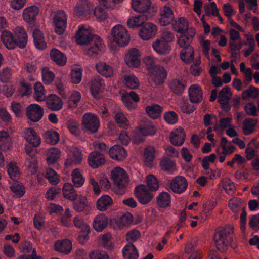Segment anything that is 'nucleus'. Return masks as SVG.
<instances>
[{
    "label": "nucleus",
    "instance_id": "8fccbe9b",
    "mask_svg": "<svg viewBox=\"0 0 259 259\" xmlns=\"http://www.w3.org/2000/svg\"><path fill=\"white\" fill-rule=\"evenodd\" d=\"M170 202L171 197L167 192H162L157 197V205L161 208L169 206Z\"/></svg>",
    "mask_w": 259,
    "mask_h": 259
},
{
    "label": "nucleus",
    "instance_id": "f257e3e1",
    "mask_svg": "<svg viewBox=\"0 0 259 259\" xmlns=\"http://www.w3.org/2000/svg\"><path fill=\"white\" fill-rule=\"evenodd\" d=\"M234 237V227L232 225L218 228L214 235V241L217 249L222 253L226 252L231 245Z\"/></svg>",
    "mask_w": 259,
    "mask_h": 259
},
{
    "label": "nucleus",
    "instance_id": "f704fd0d",
    "mask_svg": "<svg viewBox=\"0 0 259 259\" xmlns=\"http://www.w3.org/2000/svg\"><path fill=\"white\" fill-rule=\"evenodd\" d=\"M12 143V139L9 133L5 131H0V149L5 151L9 150Z\"/></svg>",
    "mask_w": 259,
    "mask_h": 259
},
{
    "label": "nucleus",
    "instance_id": "a19ab883",
    "mask_svg": "<svg viewBox=\"0 0 259 259\" xmlns=\"http://www.w3.org/2000/svg\"><path fill=\"white\" fill-rule=\"evenodd\" d=\"M72 155L65 160L66 165H76L79 164L82 159L81 152L77 148H74L71 151Z\"/></svg>",
    "mask_w": 259,
    "mask_h": 259
},
{
    "label": "nucleus",
    "instance_id": "4d7b16f0",
    "mask_svg": "<svg viewBox=\"0 0 259 259\" xmlns=\"http://www.w3.org/2000/svg\"><path fill=\"white\" fill-rule=\"evenodd\" d=\"M229 206L234 213H238L245 207L243 205V201L239 198H233L229 202Z\"/></svg>",
    "mask_w": 259,
    "mask_h": 259
},
{
    "label": "nucleus",
    "instance_id": "e433bc0d",
    "mask_svg": "<svg viewBox=\"0 0 259 259\" xmlns=\"http://www.w3.org/2000/svg\"><path fill=\"white\" fill-rule=\"evenodd\" d=\"M105 84L104 80L100 77L92 79L90 81V91L91 94L94 96H98L102 89L104 88Z\"/></svg>",
    "mask_w": 259,
    "mask_h": 259
},
{
    "label": "nucleus",
    "instance_id": "6e6552de",
    "mask_svg": "<svg viewBox=\"0 0 259 259\" xmlns=\"http://www.w3.org/2000/svg\"><path fill=\"white\" fill-rule=\"evenodd\" d=\"M44 109L37 104H31L26 108V115L32 122L39 121L44 115Z\"/></svg>",
    "mask_w": 259,
    "mask_h": 259
},
{
    "label": "nucleus",
    "instance_id": "72a5a7b5",
    "mask_svg": "<svg viewBox=\"0 0 259 259\" xmlns=\"http://www.w3.org/2000/svg\"><path fill=\"white\" fill-rule=\"evenodd\" d=\"M112 198L108 195H104L96 202L97 209L100 211H105L113 204Z\"/></svg>",
    "mask_w": 259,
    "mask_h": 259
},
{
    "label": "nucleus",
    "instance_id": "bf43d9fd",
    "mask_svg": "<svg viewBox=\"0 0 259 259\" xmlns=\"http://www.w3.org/2000/svg\"><path fill=\"white\" fill-rule=\"evenodd\" d=\"M114 119L119 126L124 129L127 128L130 125V121L123 112H118L114 116Z\"/></svg>",
    "mask_w": 259,
    "mask_h": 259
},
{
    "label": "nucleus",
    "instance_id": "c9c22d12",
    "mask_svg": "<svg viewBox=\"0 0 259 259\" xmlns=\"http://www.w3.org/2000/svg\"><path fill=\"white\" fill-rule=\"evenodd\" d=\"M108 223V217L104 214L97 215L93 222V228L98 232L102 231L107 226Z\"/></svg>",
    "mask_w": 259,
    "mask_h": 259
},
{
    "label": "nucleus",
    "instance_id": "e2e57ef3",
    "mask_svg": "<svg viewBox=\"0 0 259 259\" xmlns=\"http://www.w3.org/2000/svg\"><path fill=\"white\" fill-rule=\"evenodd\" d=\"M42 79L45 84H49L53 82L55 75L53 72L49 70V68L45 67L41 70Z\"/></svg>",
    "mask_w": 259,
    "mask_h": 259
},
{
    "label": "nucleus",
    "instance_id": "6e6d98bb",
    "mask_svg": "<svg viewBox=\"0 0 259 259\" xmlns=\"http://www.w3.org/2000/svg\"><path fill=\"white\" fill-rule=\"evenodd\" d=\"M60 151L58 148H52L48 150L47 161L49 164L55 163L59 158Z\"/></svg>",
    "mask_w": 259,
    "mask_h": 259
},
{
    "label": "nucleus",
    "instance_id": "864d4df0",
    "mask_svg": "<svg viewBox=\"0 0 259 259\" xmlns=\"http://www.w3.org/2000/svg\"><path fill=\"white\" fill-rule=\"evenodd\" d=\"M45 177L52 185H57L60 181L59 175L51 168L46 169Z\"/></svg>",
    "mask_w": 259,
    "mask_h": 259
},
{
    "label": "nucleus",
    "instance_id": "aec40b11",
    "mask_svg": "<svg viewBox=\"0 0 259 259\" xmlns=\"http://www.w3.org/2000/svg\"><path fill=\"white\" fill-rule=\"evenodd\" d=\"M46 106L51 111H59L62 108L63 102L61 98L55 94H51L46 99Z\"/></svg>",
    "mask_w": 259,
    "mask_h": 259
},
{
    "label": "nucleus",
    "instance_id": "a18cd8bd",
    "mask_svg": "<svg viewBox=\"0 0 259 259\" xmlns=\"http://www.w3.org/2000/svg\"><path fill=\"white\" fill-rule=\"evenodd\" d=\"M194 49L191 47L183 48L180 53L181 59L186 64H189L194 60Z\"/></svg>",
    "mask_w": 259,
    "mask_h": 259
},
{
    "label": "nucleus",
    "instance_id": "b1692460",
    "mask_svg": "<svg viewBox=\"0 0 259 259\" xmlns=\"http://www.w3.org/2000/svg\"><path fill=\"white\" fill-rule=\"evenodd\" d=\"M109 155L112 159L122 161L127 156V152L125 149L119 145H115L110 148Z\"/></svg>",
    "mask_w": 259,
    "mask_h": 259
},
{
    "label": "nucleus",
    "instance_id": "4be33fe9",
    "mask_svg": "<svg viewBox=\"0 0 259 259\" xmlns=\"http://www.w3.org/2000/svg\"><path fill=\"white\" fill-rule=\"evenodd\" d=\"M151 4V0H132L131 6L136 12L144 14L149 12Z\"/></svg>",
    "mask_w": 259,
    "mask_h": 259
},
{
    "label": "nucleus",
    "instance_id": "423d86ee",
    "mask_svg": "<svg viewBox=\"0 0 259 259\" xmlns=\"http://www.w3.org/2000/svg\"><path fill=\"white\" fill-rule=\"evenodd\" d=\"M135 196L138 201L142 204L149 203L153 199V195L145 185L140 184L137 186L135 189Z\"/></svg>",
    "mask_w": 259,
    "mask_h": 259
},
{
    "label": "nucleus",
    "instance_id": "58836bf2",
    "mask_svg": "<svg viewBox=\"0 0 259 259\" xmlns=\"http://www.w3.org/2000/svg\"><path fill=\"white\" fill-rule=\"evenodd\" d=\"M1 38L6 47L9 49H14L18 46L16 38H14L13 34L9 31H3L1 35Z\"/></svg>",
    "mask_w": 259,
    "mask_h": 259
},
{
    "label": "nucleus",
    "instance_id": "69168bd1",
    "mask_svg": "<svg viewBox=\"0 0 259 259\" xmlns=\"http://www.w3.org/2000/svg\"><path fill=\"white\" fill-rule=\"evenodd\" d=\"M73 201V208L78 212L83 211L87 205V199L84 197L80 196Z\"/></svg>",
    "mask_w": 259,
    "mask_h": 259
},
{
    "label": "nucleus",
    "instance_id": "bb28decb",
    "mask_svg": "<svg viewBox=\"0 0 259 259\" xmlns=\"http://www.w3.org/2000/svg\"><path fill=\"white\" fill-rule=\"evenodd\" d=\"M132 100L134 102L137 103L140 100V98L138 95L134 91L130 92H125L121 96V100L124 105L129 109H134L136 108V105L130 101Z\"/></svg>",
    "mask_w": 259,
    "mask_h": 259
},
{
    "label": "nucleus",
    "instance_id": "37998d69",
    "mask_svg": "<svg viewBox=\"0 0 259 259\" xmlns=\"http://www.w3.org/2000/svg\"><path fill=\"white\" fill-rule=\"evenodd\" d=\"M35 46L38 49L43 50L47 47L42 33L38 29H35L33 32Z\"/></svg>",
    "mask_w": 259,
    "mask_h": 259
},
{
    "label": "nucleus",
    "instance_id": "f8f14e48",
    "mask_svg": "<svg viewBox=\"0 0 259 259\" xmlns=\"http://www.w3.org/2000/svg\"><path fill=\"white\" fill-rule=\"evenodd\" d=\"M174 18L173 11L169 6L164 5L160 8L159 22L161 26H167L174 21Z\"/></svg>",
    "mask_w": 259,
    "mask_h": 259
},
{
    "label": "nucleus",
    "instance_id": "052dcab7",
    "mask_svg": "<svg viewBox=\"0 0 259 259\" xmlns=\"http://www.w3.org/2000/svg\"><path fill=\"white\" fill-rule=\"evenodd\" d=\"M66 126L69 132L73 135L78 136L80 134L79 123L74 119H69L66 122Z\"/></svg>",
    "mask_w": 259,
    "mask_h": 259
},
{
    "label": "nucleus",
    "instance_id": "20e7f679",
    "mask_svg": "<svg viewBox=\"0 0 259 259\" xmlns=\"http://www.w3.org/2000/svg\"><path fill=\"white\" fill-rule=\"evenodd\" d=\"M81 123L84 129L92 134L97 132L100 124L98 116L92 113H85L83 115Z\"/></svg>",
    "mask_w": 259,
    "mask_h": 259
},
{
    "label": "nucleus",
    "instance_id": "4c0bfd02",
    "mask_svg": "<svg viewBox=\"0 0 259 259\" xmlns=\"http://www.w3.org/2000/svg\"><path fill=\"white\" fill-rule=\"evenodd\" d=\"M50 57L51 59L60 66L65 65L67 61L66 57L64 53L56 48L51 50Z\"/></svg>",
    "mask_w": 259,
    "mask_h": 259
},
{
    "label": "nucleus",
    "instance_id": "f03ea898",
    "mask_svg": "<svg viewBox=\"0 0 259 259\" xmlns=\"http://www.w3.org/2000/svg\"><path fill=\"white\" fill-rule=\"evenodd\" d=\"M111 177L116 186L114 192L120 195L124 194L129 181L126 171L123 168L117 167L112 171Z\"/></svg>",
    "mask_w": 259,
    "mask_h": 259
},
{
    "label": "nucleus",
    "instance_id": "473e14b6",
    "mask_svg": "<svg viewBox=\"0 0 259 259\" xmlns=\"http://www.w3.org/2000/svg\"><path fill=\"white\" fill-rule=\"evenodd\" d=\"M159 167L161 170L172 174L177 170L176 163L168 157H163L159 162Z\"/></svg>",
    "mask_w": 259,
    "mask_h": 259
},
{
    "label": "nucleus",
    "instance_id": "7c9ffc66",
    "mask_svg": "<svg viewBox=\"0 0 259 259\" xmlns=\"http://www.w3.org/2000/svg\"><path fill=\"white\" fill-rule=\"evenodd\" d=\"M54 248L55 251L67 254L71 250V242L68 239L57 240L54 244Z\"/></svg>",
    "mask_w": 259,
    "mask_h": 259
},
{
    "label": "nucleus",
    "instance_id": "9d476101",
    "mask_svg": "<svg viewBox=\"0 0 259 259\" xmlns=\"http://www.w3.org/2000/svg\"><path fill=\"white\" fill-rule=\"evenodd\" d=\"M140 56L138 49L135 48L130 49L124 57L126 64L131 68L138 67L141 62Z\"/></svg>",
    "mask_w": 259,
    "mask_h": 259
},
{
    "label": "nucleus",
    "instance_id": "c756f323",
    "mask_svg": "<svg viewBox=\"0 0 259 259\" xmlns=\"http://www.w3.org/2000/svg\"><path fill=\"white\" fill-rule=\"evenodd\" d=\"M97 72L106 78H111L114 75L113 67L104 62H100L96 65Z\"/></svg>",
    "mask_w": 259,
    "mask_h": 259
},
{
    "label": "nucleus",
    "instance_id": "2f4dec72",
    "mask_svg": "<svg viewBox=\"0 0 259 259\" xmlns=\"http://www.w3.org/2000/svg\"><path fill=\"white\" fill-rule=\"evenodd\" d=\"M139 131L143 136L153 135L156 132V127L150 121L142 120L139 125Z\"/></svg>",
    "mask_w": 259,
    "mask_h": 259
},
{
    "label": "nucleus",
    "instance_id": "603ef678",
    "mask_svg": "<svg viewBox=\"0 0 259 259\" xmlns=\"http://www.w3.org/2000/svg\"><path fill=\"white\" fill-rule=\"evenodd\" d=\"M155 149L153 146H148L144 150L145 162L147 165L150 166L152 164L155 158Z\"/></svg>",
    "mask_w": 259,
    "mask_h": 259
},
{
    "label": "nucleus",
    "instance_id": "1a4fd4ad",
    "mask_svg": "<svg viewBox=\"0 0 259 259\" xmlns=\"http://www.w3.org/2000/svg\"><path fill=\"white\" fill-rule=\"evenodd\" d=\"M93 9L92 5L87 0H81L74 8L73 15L79 18H84L89 16Z\"/></svg>",
    "mask_w": 259,
    "mask_h": 259
},
{
    "label": "nucleus",
    "instance_id": "f3484780",
    "mask_svg": "<svg viewBox=\"0 0 259 259\" xmlns=\"http://www.w3.org/2000/svg\"><path fill=\"white\" fill-rule=\"evenodd\" d=\"M88 45L90 47L86 49V53L91 56L98 55L104 48V45L99 36H95Z\"/></svg>",
    "mask_w": 259,
    "mask_h": 259
},
{
    "label": "nucleus",
    "instance_id": "3c124183",
    "mask_svg": "<svg viewBox=\"0 0 259 259\" xmlns=\"http://www.w3.org/2000/svg\"><path fill=\"white\" fill-rule=\"evenodd\" d=\"M34 97L37 101L41 102L46 99L45 95V91L41 82H36L34 85Z\"/></svg>",
    "mask_w": 259,
    "mask_h": 259
},
{
    "label": "nucleus",
    "instance_id": "6ab92c4d",
    "mask_svg": "<svg viewBox=\"0 0 259 259\" xmlns=\"http://www.w3.org/2000/svg\"><path fill=\"white\" fill-rule=\"evenodd\" d=\"M89 183L91 185H92L93 187V191L95 195H98L100 192V187L104 189L108 190L109 189L110 187V183L109 182V180L106 177H102L101 179L99 180V185L98 183L95 180V179L91 177L89 179Z\"/></svg>",
    "mask_w": 259,
    "mask_h": 259
},
{
    "label": "nucleus",
    "instance_id": "cd10ccee",
    "mask_svg": "<svg viewBox=\"0 0 259 259\" xmlns=\"http://www.w3.org/2000/svg\"><path fill=\"white\" fill-rule=\"evenodd\" d=\"M152 47L156 53L163 55L168 54L171 50L170 46L160 38L153 42Z\"/></svg>",
    "mask_w": 259,
    "mask_h": 259
},
{
    "label": "nucleus",
    "instance_id": "412c9836",
    "mask_svg": "<svg viewBox=\"0 0 259 259\" xmlns=\"http://www.w3.org/2000/svg\"><path fill=\"white\" fill-rule=\"evenodd\" d=\"M186 84V81L183 79L175 78L169 81L168 86L174 94L180 96L185 90Z\"/></svg>",
    "mask_w": 259,
    "mask_h": 259
},
{
    "label": "nucleus",
    "instance_id": "5701e85b",
    "mask_svg": "<svg viewBox=\"0 0 259 259\" xmlns=\"http://www.w3.org/2000/svg\"><path fill=\"white\" fill-rule=\"evenodd\" d=\"M189 96L190 101L193 103H199L203 100V92L197 84H192L189 89Z\"/></svg>",
    "mask_w": 259,
    "mask_h": 259
},
{
    "label": "nucleus",
    "instance_id": "0eeeda50",
    "mask_svg": "<svg viewBox=\"0 0 259 259\" xmlns=\"http://www.w3.org/2000/svg\"><path fill=\"white\" fill-rule=\"evenodd\" d=\"M95 36H97L93 35L89 29L85 28L83 26H81L79 27L78 30L76 32L74 37L77 44L88 45L92 41Z\"/></svg>",
    "mask_w": 259,
    "mask_h": 259
},
{
    "label": "nucleus",
    "instance_id": "dca6fc26",
    "mask_svg": "<svg viewBox=\"0 0 259 259\" xmlns=\"http://www.w3.org/2000/svg\"><path fill=\"white\" fill-rule=\"evenodd\" d=\"M88 160L89 165L93 168H97L103 165L106 162L104 155L96 151L89 154Z\"/></svg>",
    "mask_w": 259,
    "mask_h": 259
},
{
    "label": "nucleus",
    "instance_id": "39448f33",
    "mask_svg": "<svg viewBox=\"0 0 259 259\" xmlns=\"http://www.w3.org/2000/svg\"><path fill=\"white\" fill-rule=\"evenodd\" d=\"M67 15L63 10L56 12L53 19L54 30L58 35L62 34L67 26Z\"/></svg>",
    "mask_w": 259,
    "mask_h": 259
},
{
    "label": "nucleus",
    "instance_id": "09e8293b",
    "mask_svg": "<svg viewBox=\"0 0 259 259\" xmlns=\"http://www.w3.org/2000/svg\"><path fill=\"white\" fill-rule=\"evenodd\" d=\"M172 26L177 32L184 34L186 30L188 29V22L184 17H181L175 21Z\"/></svg>",
    "mask_w": 259,
    "mask_h": 259
},
{
    "label": "nucleus",
    "instance_id": "2eb2a0df",
    "mask_svg": "<svg viewBox=\"0 0 259 259\" xmlns=\"http://www.w3.org/2000/svg\"><path fill=\"white\" fill-rule=\"evenodd\" d=\"M188 186L187 180L183 176H178L173 178L170 184L171 190L176 193L181 194L184 192Z\"/></svg>",
    "mask_w": 259,
    "mask_h": 259
},
{
    "label": "nucleus",
    "instance_id": "ddd939ff",
    "mask_svg": "<svg viewBox=\"0 0 259 259\" xmlns=\"http://www.w3.org/2000/svg\"><path fill=\"white\" fill-rule=\"evenodd\" d=\"M157 31V26L150 22L144 24L140 28L139 35L144 40H147L154 37Z\"/></svg>",
    "mask_w": 259,
    "mask_h": 259
},
{
    "label": "nucleus",
    "instance_id": "5fc2aeb1",
    "mask_svg": "<svg viewBox=\"0 0 259 259\" xmlns=\"http://www.w3.org/2000/svg\"><path fill=\"white\" fill-rule=\"evenodd\" d=\"M123 82L127 88L131 89H136L140 84L139 79L134 75H125Z\"/></svg>",
    "mask_w": 259,
    "mask_h": 259
},
{
    "label": "nucleus",
    "instance_id": "49530a36",
    "mask_svg": "<svg viewBox=\"0 0 259 259\" xmlns=\"http://www.w3.org/2000/svg\"><path fill=\"white\" fill-rule=\"evenodd\" d=\"M258 122L257 119H245L243 122V133L245 135H249L255 131V127Z\"/></svg>",
    "mask_w": 259,
    "mask_h": 259
},
{
    "label": "nucleus",
    "instance_id": "de8ad7c7",
    "mask_svg": "<svg viewBox=\"0 0 259 259\" xmlns=\"http://www.w3.org/2000/svg\"><path fill=\"white\" fill-rule=\"evenodd\" d=\"M146 20L144 15L133 16L128 19L127 24L130 28H135L142 26Z\"/></svg>",
    "mask_w": 259,
    "mask_h": 259
},
{
    "label": "nucleus",
    "instance_id": "a878e982",
    "mask_svg": "<svg viewBox=\"0 0 259 259\" xmlns=\"http://www.w3.org/2000/svg\"><path fill=\"white\" fill-rule=\"evenodd\" d=\"M24 137L27 142L35 147H38L41 143L40 137L32 127L26 129Z\"/></svg>",
    "mask_w": 259,
    "mask_h": 259
},
{
    "label": "nucleus",
    "instance_id": "0e129e2a",
    "mask_svg": "<svg viewBox=\"0 0 259 259\" xmlns=\"http://www.w3.org/2000/svg\"><path fill=\"white\" fill-rule=\"evenodd\" d=\"M146 183L149 190L151 191H155L159 188L158 179L153 175H149L146 178Z\"/></svg>",
    "mask_w": 259,
    "mask_h": 259
},
{
    "label": "nucleus",
    "instance_id": "13d9d810",
    "mask_svg": "<svg viewBox=\"0 0 259 259\" xmlns=\"http://www.w3.org/2000/svg\"><path fill=\"white\" fill-rule=\"evenodd\" d=\"M72 181L74 185L77 187H80L84 182V178L83 177L79 169H75L71 172Z\"/></svg>",
    "mask_w": 259,
    "mask_h": 259
},
{
    "label": "nucleus",
    "instance_id": "774afa93",
    "mask_svg": "<svg viewBox=\"0 0 259 259\" xmlns=\"http://www.w3.org/2000/svg\"><path fill=\"white\" fill-rule=\"evenodd\" d=\"M89 259H109L107 253L103 251L94 250L89 254Z\"/></svg>",
    "mask_w": 259,
    "mask_h": 259
},
{
    "label": "nucleus",
    "instance_id": "393cba45",
    "mask_svg": "<svg viewBox=\"0 0 259 259\" xmlns=\"http://www.w3.org/2000/svg\"><path fill=\"white\" fill-rule=\"evenodd\" d=\"M185 137L186 134L183 128L180 127L170 133L169 138L173 145L180 146L184 143Z\"/></svg>",
    "mask_w": 259,
    "mask_h": 259
},
{
    "label": "nucleus",
    "instance_id": "680f3d73",
    "mask_svg": "<svg viewBox=\"0 0 259 259\" xmlns=\"http://www.w3.org/2000/svg\"><path fill=\"white\" fill-rule=\"evenodd\" d=\"M73 223L74 226L80 229L82 232L90 233V226L84 222L82 218L78 217H74L73 219Z\"/></svg>",
    "mask_w": 259,
    "mask_h": 259
},
{
    "label": "nucleus",
    "instance_id": "338daca9",
    "mask_svg": "<svg viewBox=\"0 0 259 259\" xmlns=\"http://www.w3.org/2000/svg\"><path fill=\"white\" fill-rule=\"evenodd\" d=\"M45 137L47 142L52 145L56 144L59 140V135L55 131H47L45 133Z\"/></svg>",
    "mask_w": 259,
    "mask_h": 259
},
{
    "label": "nucleus",
    "instance_id": "c03bdc74",
    "mask_svg": "<svg viewBox=\"0 0 259 259\" xmlns=\"http://www.w3.org/2000/svg\"><path fill=\"white\" fill-rule=\"evenodd\" d=\"M146 113L153 119H157L160 117L162 112V108L158 104H152L147 106L145 108Z\"/></svg>",
    "mask_w": 259,
    "mask_h": 259
},
{
    "label": "nucleus",
    "instance_id": "ea45409f",
    "mask_svg": "<svg viewBox=\"0 0 259 259\" xmlns=\"http://www.w3.org/2000/svg\"><path fill=\"white\" fill-rule=\"evenodd\" d=\"M62 191L64 197L70 201L75 200L78 196L73 186L69 183H65L64 184Z\"/></svg>",
    "mask_w": 259,
    "mask_h": 259
},
{
    "label": "nucleus",
    "instance_id": "a211bd4d",
    "mask_svg": "<svg viewBox=\"0 0 259 259\" xmlns=\"http://www.w3.org/2000/svg\"><path fill=\"white\" fill-rule=\"evenodd\" d=\"M39 12V9L36 6H31L25 8L23 12V18L28 24L34 25L36 22V16Z\"/></svg>",
    "mask_w": 259,
    "mask_h": 259
},
{
    "label": "nucleus",
    "instance_id": "4468645a",
    "mask_svg": "<svg viewBox=\"0 0 259 259\" xmlns=\"http://www.w3.org/2000/svg\"><path fill=\"white\" fill-rule=\"evenodd\" d=\"M149 74L153 81L157 85L162 84L167 75L166 70L163 66L157 65L154 69L150 71Z\"/></svg>",
    "mask_w": 259,
    "mask_h": 259
},
{
    "label": "nucleus",
    "instance_id": "7ed1b4c3",
    "mask_svg": "<svg viewBox=\"0 0 259 259\" xmlns=\"http://www.w3.org/2000/svg\"><path fill=\"white\" fill-rule=\"evenodd\" d=\"M113 41L120 47L126 46L130 40V36L126 29L121 25L114 26L111 31Z\"/></svg>",
    "mask_w": 259,
    "mask_h": 259
},
{
    "label": "nucleus",
    "instance_id": "c85d7f7f",
    "mask_svg": "<svg viewBox=\"0 0 259 259\" xmlns=\"http://www.w3.org/2000/svg\"><path fill=\"white\" fill-rule=\"evenodd\" d=\"M14 34L18 46L22 49L25 48L27 42L28 36L24 29L22 27H17L15 29Z\"/></svg>",
    "mask_w": 259,
    "mask_h": 259
},
{
    "label": "nucleus",
    "instance_id": "9b49d317",
    "mask_svg": "<svg viewBox=\"0 0 259 259\" xmlns=\"http://www.w3.org/2000/svg\"><path fill=\"white\" fill-rule=\"evenodd\" d=\"M232 93L229 87L225 86L219 93L218 102L221 106V108L226 112L230 110V105L229 104L231 99Z\"/></svg>",
    "mask_w": 259,
    "mask_h": 259
},
{
    "label": "nucleus",
    "instance_id": "79ce46f5",
    "mask_svg": "<svg viewBox=\"0 0 259 259\" xmlns=\"http://www.w3.org/2000/svg\"><path fill=\"white\" fill-rule=\"evenodd\" d=\"M123 255L124 259H137L138 251L132 242H129L123 249Z\"/></svg>",
    "mask_w": 259,
    "mask_h": 259
}]
</instances>
